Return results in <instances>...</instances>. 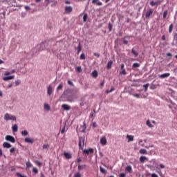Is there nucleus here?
<instances>
[{
	"mask_svg": "<svg viewBox=\"0 0 177 177\" xmlns=\"http://www.w3.org/2000/svg\"><path fill=\"white\" fill-rule=\"evenodd\" d=\"M65 3H66V5H70L71 1H65Z\"/></svg>",
	"mask_w": 177,
	"mask_h": 177,
	"instance_id": "338daca9",
	"label": "nucleus"
},
{
	"mask_svg": "<svg viewBox=\"0 0 177 177\" xmlns=\"http://www.w3.org/2000/svg\"><path fill=\"white\" fill-rule=\"evenodd\" d=\"M87 17H88V15H87L86 14H84V17H83V21H84V22L86 21Z\"/></svg>",
	"mask_w": 177,
	"mask_h": 177,
	"instance_id": "4c0bfd02",
	"label": "nucleus"
},
{
	"mask_svg": "<svg viewBox=\"0 0 177 177\" xmlns=\"http://www.w3.org/2000/svg\"><path fill=\"white\" fill-rule=\"evenodd\" d=\"M92 3H95L97 6H102V3L101 1H99V0H93Z\"/></svg>",
	"mask_w": 177,
	"mask_h": 177,
	"instance_id": "ddd939ff",
	"label": "nucleus"
},
{
	"mask_svg": "<svg viewBox=\"0 0 177 177\" xmlns=\"http://www.w3.org/2000/svg\"><path fill=\"white\" fill-rule=\"evenodd\" d=\"M173 28H174L173 24H171V25L169 26V31L170 34H171V32H172V31H173Z\"/></svg>",
	"mask_w": 177,
	"mask_h": 177,
	"instance_id": "c9c22d12",
	"label": "nucleus"
},
{
	"mask_svg": "<svg viewBox=\"0 0 177 177\" xmlns=\"http://www.w3.org/2000/svg\"><path fill=\"white\" fill-rule=\"evenodd\" d=\"M97 75H98L97 71H93V73H92V77L95 79V78L97 77Z\"/></svg>",
	"mask_w": 177,
	"mask_h": 177,
	"instance_id": "412c9836",
	"label": "nucleus"
},
{
	"mask_svg": "<svg viewBox=\"0 0 177 177\" xmlns=\"http://www.w3.org/2000/svg\"><path fill=\"white\" fill-rule=\"evenodd\" d=\"M131 53H132V54H133L136 57H138V53L136 50H134L133 48L132 49Z\"/></svg>",
	"mask_w": 177,
	"mask_h": 177,
	"instance_id": "a878e982",
	"label": "nucleus"
},
{
	"mask_svg": "<svg viewBox=\"0 0 177 177\" xmlns=\"http://www.w3.org/2000/svg\"><path fill=\"white\" fill-rule=\"evenodd\" d=\"M64 155L67 160L72 158L71 154L69 152H64Z\"/></svg>",
	"mask_w": 177,
	"mask_h": 177,
	"instance_id": "9d476101",
	"label": "nucleus"
},
{
	"mask_svg": "<svg viewBox=\"0 0 177 177\" xmlns=\"http://www.w3.org/2000/svg\"><path fill=\"white\" fill-rule=\"evenodd\" d=\"M45 45H46V41H44V42L41 43V44H40V46H41V48H44V46H45Z\"/></svg>",
	"mask_w": 177,
	"mask_h": 177,
	"instance_id": "8fccbe9b",
	"label": "nucleus"
},
{
	"mask_svg": "<svg viewBox=\"0 0 177 177\" xmlns=\"http://www.w3.org/2000/svg\"><path fill=\"white\" fill-rule=\"evenodd\" d=\"M174 39L177 41V33H175L174 35Z\"/></svg>",
	"mask_w": 177,
	"mask_h": 177,
	"instance_id": "69168bd1",
	"label": "nucleus"
},
{
	"mask_svg": "<svg viewBox=\"0 0 177 177\" xmlns=\"http://www.w3.org/2000/svg\"><path fill=\"white\" fill-rule=\"evenodd\" d=\"M160 167L161 169H165V165L163 164H160Z\"/></svg>",
	"mask_w": 177,
	"mask_h": 177,
	"instance_id": "e2e57ef3",
	"label": "nucleus"
},
{
	"mask_svg": "<svg viewBox=\"0 0 177 177\" xmlns=\"http://www.w3.org/2000/svg\"><path fill=\"white\" fill-rule=\"evenodd\" d=\"M15 151V148H11V149H10V152L12 153H13Z\"/></svg>",
	"mask_w": 177,
	"mask_h": 177,
	"instance_id": "13d9d810",
	"label": "nucleus"
},
{
	"mask_svg": "<svg viewBox=\"0 0 177 177\" xmlns=\"http://www.w3.org/2000/svg\"><path fill=\"white\" fill-rule=\"evenodd\" d=\"M107 143V141H106V137H102L101 139H100V144L102 145V146H105Z\"/></svg>",
	"mask_w": 177,
	"mask_h": 177,
	"instance_id": "1a4fd4ad",
	"label": "nucleus"
},
{
	"mask_svg": "<svg viewBox=\"0 0 177 177\" xmlns=\"http://www.w3.org/2000/svg\"><path fill=\"white\" fill-rule=\"evenodd\" d=\"M62 87H63L62 83L59 84V86L57 87V91L62 90Z\"/></svg>",
	"mask_w": 177,
	"mask_h": 177,
	"instance_id": "473e14b6",
	"label": "nucleus"
},
{
	"mask_svg": "<svg viewBox=\"0 0 177 177\" xmlns=\"http://www.w3.org/2000/svg\"><path fill=\"white\" fill-rule=\"evenodd\" d=\"M68 84L71 86H74L73 83L70 80H68Z\"/></svg>",
	"mask_w": 177,
	"mask_h": 177,
	"instance_id": "09e8293b",
	"label": "nucleus"
},
{
	"mask_svg": "<svg viewBox=\"0 0 177 177\" xmlns=\"http://www.w3.org/2000/svg\"><path fill=\"white\" fill-rule=\"evenodd\" d=\"M100 171L102 174H106V169H104L103 167H100Z\"/></svg>",
	"mask_w": 177,
	"mask_h": 177,
	"instance_id": "bb28decb",
	"label": "nucleus"
},
{
	"mask_svg": "<svg viewBox=\"0 0 177 177\" xmlns=\"http://www.w3.org/2000/svg\"><path fill=\"white\" fill-rule=\"evenodd\" d=\"M123 44H124V45H127L128 41L126 40V39H124V40H123Z\"/></svg>",
	"mask_w": 177,
	"mask_h": 177,
	"instance_id": "bf43d9fd",
	"label": "nucleus"
},
{
	"mask_svg": "<svg viewBox=\"0 0 177 177\" xmlns=\"http://www.w3.org/2000/svg\"><path fill=\"white\" fill-rule=\"evenodd\" d=\"M18 127L17 124H14L12 126V132H17Z\"/></svg>",
	"mask_w": 177,
	"mask_h": 177,
	"instance_id": "393cba45",
	"label": "nucleus"
},
{
	"mask_svg": "<svg viewBox=\"0 0 177 177\" xmlns=\"http://www.w3.org/2000/svg\"><path fill=\"white\" fill-rule=\"evenodd\" d=\"M153 9L150 8L149 9L145 14L146 19H149V17L153 15Z\"/></svg>",
	"mask_w": 177,
	"mask_h": 177,
	"instance_id": "7ed1b4c3",
	"label": "nucleus"
},
{
	"mask_svg": "<svg viewBox=\"0 0 177 177\" xmlns=\"http://www.w3.org/2000/svg\"><path fill=\"white\" fill-rule=\"evenodd\" d=\"M140 154H145V155H147V150L145 149H141L140 150Z\"/></svg>",
	"mask_w": 177,
	"mask_h": 177,
	"instance_id": "b1692460",
	"label": "nucleus"
},
{
	"mask_svg": "<svg viewBox=\"0 0 177 177\" xmlns=\"http://www.w3.org/2000/svg\"><path fill=\"white\" fill-rule=\"evenodd\" d=\"M125 171L129 174H131L132 173V167L131 165H127V167H126V169Z\"/></svg>",
	"mask_w": 177,
	"mask_h": 177,
	"instance_id": "4468645a",
	"label": "nucleus"
},
{
	"mask_svg": "<svg viewBox=\"0 0 177 177\" xmlns=\"http://www.w3.org/2000/svg\"><path fill=\"white\" fill-rule=\"evenodd\" d=\"M40 177H46L45 175L43 173H41Z\"/></svg>",
	"mask_w": 177,
	"mask_h": 177,
	"instance_id": "774afa93",
	"label": "nucleus"
},
{
	"mask_svg": "<svg viewBox=\"0 0 177 177\" xmlns=\"http://www.w3.org/2000/svg\"><path fill=\"white\" fill-rule=\"evenodd\" d=\"M4 120H6V121H9L10 120L12 121H16V116L10 115L9 113H6L4 115Z\"/></svg>",
	"mask_w": 177,
	"mask_h": 177,
	"instance_id": "f257e3e1",
	"label": "nucleus"
},
{
	"mask_svg": "<svg viewBox=\"0 0 177 177\" xmlns=\"http://www.w3.org/2000/svg\"><path fill=\"white\" fill-rule=\"evenodd\" d=\"M149 86V84H146L143 85L144 89H145V92L147 91Z\"/></svg>",
	"mask_w": 177,
	"mask_h": 177,
	"instance_id": "72a5a7b5",
	"label": "nucleus"
},
{
	"mask_svg": "<svg viewBox=\"0 0 177 177\" xmlns=\"http://www.w3.org/2000/svg\"><path fill=\"white\" fill-rule=\"evenodd\" d=\"M80 59L81 60H84L85 59V55L84 53L80 55Z\"/></svg>",
	"mask_w": 177,
	"mask_h": 177,
	"instance_id": "a19ab883",
	"label": "nucleus"
},
{
	"mask_svg": "<svg viewBox=\"0 0 177 177\" xmlns=\"http://www.w3.org/2000/svg\"><path fill=\"white\" fill-rule=\"evenodd\" d=\"M84 145V140L82 138H80V141H79L80 148H83Z\"/></svg>",
	"mask_w": 177,
	"mask_h": 177,
	"instance_id": "9b49d317",
	"label": "nucleus"
},
{
	"mask_svg": "<svg viewBox=\"0 0 177 177\" xmlns=\"http://www.w3.org/2000/svg\"><path fill=\"white\" fill-rule=\"evenodd\" d=\"M108 28L109 30V31H111L112 28H113V25L111 24H109V26Z\"/></svg>",
	"mask_w": 177,
	"mask_h": 177,
	"instance_id": "37998d69",
	"label": "nucleus"
},
{
	"mask_svg": "<svg viewBox=\"0 0 177 177\" xmlns=\"http://www.w3.org/2000/svg\"><path fill=\"white\" fill-rule=\"evenodd\" d=\"M147 126L149 127V128H153V126L151 124V122L149 121V120H148L147 121Z\"/></svg>",
	"mask_w": 177,
	"mask_h": 177,
	"instance_id": "7c9ffc66",
	"label": "nucleus"
},
{
	"mask_svg": "<svg viewBox=\"0 0 177 177\" xmlns=\"http://www.w3.org/2000/svg\"><path fill=\"white\" fill-rule=\"evenodd\" d=\"M133 96L138 98V99L140 98V94H138V93L133 94Z\"/></svg>",
	"mask_w": 177,
	"mask_h": 177,
	"instance_id": "49530a36",
	"label": "nucleus"
},
{
	"mask_svg": "<svg viewBox=\"0 0 177 177\" xmlns=\"http://www.w3.org/2000/svg\"><path fill=\"white\" fill-rule=\"evenodd\" d=\"M167 16H168V10H167L163 12V19H167Z\"/></svg>",
	"mask_w": 177,
	"mask_h": 177,
	"instance_id": "cd10ccee",
	"label": "nucleus"
},
{
	"mask_svg": "<svg viewBox=\"0 0 177 177\" xmlns=\"http://www.w3.org/2000/svg\"><path fill=\"white\" fill-rule=\"evenodd\" d=\"M31 167H32V164H31L30 162H26V168L30 169Z\"/></svg>",
	"mask_w": 177,
	"mask_h": 177,
	"instance_id": "c85d7f7f",
	"label": "nucleus"
},
{
	"mask_svg": "<svg viewBox=\"0 0 177 177\" xmlns=\"http://www.w3.org/2000/svg\"><path fill=\"white\" fill-rule=\"evenodd\" d=\"M73 177H81V174L80 172H77L74 174Z\"/></svg>",
	"mask_w": 177,
	"mask_h": 177,
	"instance_id": "58836bf2",
	"label": "nucleus"
},
{
	"mask_svg": "<svg viewBox=\"0 0 177 177\" xmlns=\"http://www.w3.org/2000/svg\"><path fill=\"white\" fill-rule=\"evenodd\" d=\"M120 177H126V173H120Z\"/></svg>",
	"mask_w": 177,
	"mask_h": 177,
	"instance_id": "3c124183",
	"label": "nucleus"
},
{
	"mask_svg": "<svg viewBox=\"0 0 177 177\" xmlns=\"http://www.w3.org/2000/svg\"><path fill=\"white\" fill-rule=\"evenodd\" d=\"M86 169V165H78V170L82 171Z\"/></svg>",
	"mask_w": 177,
	"mask_h": 177,
	"instance_id": "a211bd4d",
	"label": "nucleus"
},
{
	"mask_svg": "<svg viewBox=\"0 0 177 177\" xmlns=\"http://www.w3.org/2000/svg\"><path fill=\"white\" fill-rule=\"evenodd\" d=\"M165 39H166L165 35H162V40L165 41Z\"/></svg>",
	"mask_w": 177,
	"mask_h": 177,
	"instance_id": "0e129e2a",
	"label": "nucleus"
},
{
	"mask_svg": "<svg viewBox=\"0 0 177 177\" xmlns=\"http://www.w3.org/2000/svg\"><path fill=\"white\" fill-rule=\"evenodd\" d=\"M44 110L46 111H50V106H49L48 104H44Z\"/></svg>",
	"mask_w": 177,
	"mask_h": 177,
	"instance_id": "4be33fe9",
	"label": "nucleus"
},
{
	"mask_svg": "<svg viewBox=\"0 0 177 177\" xmlns=\"http://www.w3.org/2000/svg\"><path fill=\"white\" fill-rule=\"evenodd\" d=\"M122 71L120 72V75H126L127 73H126L125 69H122Z\"/></svg>",
	"mask_w": 177,
	"mask_h": 177,
	"instance_id": "a18cd8bd",
	"label": "nucleus"
},
{
	"mask_svg": "<svg viewBox=\"0 0 177 177\" xmlns=\"http://www.w3.org/2000/svg\"><path fill=\"white\" fill-rule=\"evenodd\" d=\"M150 5H151V6H155L156 2H154L153 1H152L150 2Z\"/></svg>",
	"mask_w": 177,
	"mask_h": 177,
	"instance_id": "603ef678",
	"label": "nucleus"
},
{
	"mask_svg": "<svg viewBox=\"0 0 177 177\" xmlns=\"http://www.w3.org/2000/svg\"><path fill=\"white\" fill-rule=\"evenodd\" d=\"M32 173L35 174H38V169L37 167H33Z\"/></svg>",
	"mask_w": 177,
	"mask_h": 177,
	"instance_id": "2f4dec72",
	"label": "nucleus"
},
{
	"mask_svg": "<svg viewBox=\"0 0 177 177\" xmlns=\"http://www.w3.org/2000/svg\"><path fill=\"white\" fill-rule=\"evenodd\" d=\"M47 93L49 96H50L53 93V88L50 85L48 86V87Z\"/></svg>",
	"mask_w": 177,
	"mask_h": 177,
	"instance_id": "f8f14e48",
	"label": "nucleus"
},
{
	"mask_svg": "<svg viewBox=\"0 0 177 177\" xmlns=\"http://www.w3.org/2000/svg\"><path fill=\"white\" fill-rule=\"evenodd\" d=\"M62 108L64 110V111H68L71 110V106L66 104H63L62 105Z\"/></svg>",
	"mask_w": 177,
	"mask_h": 177,
	"instance_id": "6e6552de",
	"label": "nucleus"
},
{
	"mask_svg": "<svg viewBox=\"0 0 177 177\" xmlns=\"http://www.w3.org/2000/svg\"><path fill=\"white\" fill-rule=\"evenodd\" d=\"M94 56L97 57H100V54L99 53H94Z\"/></svg>",
	"mask_w": 177,
	"mask_h": 177,
	"instance_id": "680f3d73",
	"label": "nucleus"
},
{
	"mask_svg": "<svg viewBox=\"0 0 177 177\" xmlns=\"http://www.w3.org/2000/svg\"><path fill=\"white\" fill-rule=\"evenodd\" d=\"M93 128H97V124H96V122H93Z\"/></svg>",
	"mask_w": 177,
	"mask_h": 177,
	"instance_id": "864d4df0",
	"label": "nucleus"
},
{
	"mask_svg": "<svg viewBox=\"0 0 177 177\" xmlns=\"http://www.w3.org/2000/svg\"><path fill=\"white\" fill-rule=\"evenodd\" d=\"M3 146L6 149H10V147H12V145L7 142H3Z\"/></svg>",
	"mask_w": 177,
	"mask_h": 177,
	"instance_id": "2eb2a0df",
	"label": "nucleus"
},
{
	"mask_svg": "<svg viewBox=\"0 0 177 177\" xmlns=\"http://www.w3.org/2000/svg\"><path fill=\"white\" fill-rule=\"evenodd\" d=\"M84 154L86 155H89V154H93L94 153V150L93 148H90L88 149H84L83 151Z\"/></svg>",
	"mask_w": 177,
	"mask_h": 177,
	"instance_id": "20e7f679",
	"label": "nucleus"
},
{
	"mask_svg": "<svg viewBox=\"0 0 177 177\" xmlns=\"http://www.w3.org/2000/svg\"><path fill=\"white\" fill-rule=\"evenodd\" d=\"M113 64V61H109L107 64V69L109 70L111 68Z\"/></svg>",
	"mask_w": 177,
	"mask_h": 177,
	"instance_id": "5701e85b",
	"label": "nucleus"
},
{
	"mask_svg": "<svg viewBox=\"0 0 177 177\" xmlns=\"http://www.w3.org/2000/svg\"><path fill=\"white\" fill-rule=\"evenodd\" d=\"M162 1H157L155 2L156 6H158V5H160L162 3Z\"/></svg>",
	"mask_w": 177,
	"mask_h": 177,
	"instance_id": "c03bdc74",
	"label": "nucleus"
},
{
	"mask_svg": "<svg viewBox=\"0 0 177 177\" xmlns=\"http://www.w3.org/2000/svg\"><path fill=\"white\" fill-rule=\"evenodd\" d=\"M24 142L28 145H32L35 142V140L31 137H26L24 139Z\"/></svg>",
	"mask_w": 177,
	"mask_h": 177,
	"instance_id": "f03ea898",
	"label": "nucleus"
},
{
	"mask_svg": "<svg viewBox=\"0 0 177 177\" xmlns=\"http://www.w3.org/2000/svg\"><path fill=\"white\" fill-rule=\"evenodd\" d=\"M76 70L78 73H81L82 71L81 66L77 67Z\"/></svg>",
	"mask_w": 177,
	"mask_h": 177,
	"instance_id": "79ce46f5",
	"label": "nucleus"
},
{
	"mask_svg": "<svg viewBox=\"0 0 177 177\" xmlns=\"http://www.w3.org/2000/svg\"><path fill=\"white\" fill-rule=\"evenodd\" d=\"M147 160V158L146 156H140V162L142 164H144L145 161Z\"/></svg>",
	"mask_w": 177,
	"mask_h": 177,
	"instance_id": "dca6fc26",
	"label": "nucleus"
},
{
	"mask_svg": "<svg viewBox=\"0 0 177 177\" xmlns=\"http://www.w3.org/2000/svg\"><path fill=\"white\" fill-rule=\"evenodd\" d=\"M127 138L128 139V142H133V136L127 135Z\"/></svg>",
	"mask_w": 177,
	"mask_h": 177,
	"instance_id": "aec40b11",
	"label": "nucleus"
},
{
	"mask_svg": "<svg viewBox=\"0 0 177 177\" xmlns=\"http://www.w3.org/2000/svg\"><path fill=\"white\" fill-rule=\"evenodd\" d=\"M169 76H170V73H163V74L160 75L159 76V78L160 79H166V78L169 77Z\"/></svg>",
	"mask_w": 177,
	"mask_h": 177,
	"instance_id": "0eeeda50",
	"label": "nucleus"
},
{
	"mask_svg": "<svg viewBox=\"0 0 177 177\" xmlns=\"http://www.w3.org/2000/svg\"><path fill=\"white\" fill-rule=\"evenodd\" d=\"M6 140H8V142H11V143H15V138L9 135L6 136Z\"/></svg>",
	"mask_w": 177,
	"mask_h": 177,
	"instance_id": "39448f33",
	"label": "nucleus"
},
{
	"mask_svg": "<svg viewBox=\"0 0 177 177\" xmlns=\"http://www.w3.org/2000/svg\"><path fill=\"white\" fill-rule=\"evenodd\" d=\"M17 176L18 177H23V175L20 173H17Z\"/></svg>",
	"mask_w": 177,
	"mask_h": 177,
	"instance_id": "4d7b16f0",
	"label": "nucleus"
},
{
	"mask_svg": "<svg viewBox=\"0 0 177 177\" xmlns=\"http://www.w3.org/2000/svg\"><path fill=\"white\" fill-rule=\"evenodd\" d=\"M151 177H158V176L156 174L153 173V174H151Z\"/></svg>",
	"mask_w": 177,
	"mask_h": 177,
	"instance_id": "6e6d98bb",
	"label": "nucleus"
},
{
	"mask_svg": "<svg viewBox=\"0 0 177 177\" xmlns=\"http://www.w3.org/2000/svg\"><path fill=\"white\" fill-rule=\"evenodd\" d=\"M28 135V132L27 131L24 130V131H23V136H27Z\"/></svg>",
	"mask_w": 177,
	"mask_h": 177,
	"instance_id": "de8ad7c7",
	"label": "nucleus"
},
{
	"mask_svg": "<svg viewBox=\"0 0 177 177\" xmlns=\"http://www.w3.org/2000/svg\"><path fill=\"white\" fill-rule=\"evenodd\" d=\"M73 10V7L71 6H66L65 7V13H66V15H70V13H71Z\"/></svg>",
	"mask_w": 177,
	"mask_h": 177,
	"instance_id": "423d86ee",
	"label": "nucleus"
},
{
	"mask_svg": "<svg viewBox=\"0 0 177 177\" xmlns=\"http://www.w3.org/2000/svg\"><path fill=\"white\" fill-rule=\"evenodd\" d=\"M82 162V158L80 157L77 158V163H80Z\"/></svg>",
	"mask_w": 177,
	"mask_h": 177,
	"instance_id": "052dcab7",
	"label": "nucleus"
},
{
	"mask_svg": "<svg viewBox=\"0 0 177 177\" xmlns=\"http://www.w3.org/2000/svg\"><path fill=\"white\" fill-rule=\"evenodd\" d=\"M140 67V64L138 63H134L133 64V68H139Z\"/></svg>",
	"mask_w": 177,
	"mask_h": 177,
	"instance_id": "f704fd0d",
	"label": "nucleus"
},
{
	"mask_svg": "<svg viewBox=\"0 0 177 177\" xmlns=\"http://www.w3.org/2000/svg\"><path fill=\"white\" fill-rule=\"evenodd\" d=\"M15 76H6L3 78V81H9V80H13Z\"/></svg>",
	"mask_w": 177,
	"mask_h": 177,
	"instance_id": "f3484780",
	"label": "nucleus"
},
{
	"mask_svg": "<svg viewBox=\"0 0 177 177\" xmlns=\"http://www.w3.org/2000/svg\"><path fill=\"white\" fill-rule=\"evenodd\" d=\"M95 115V110H93V111H92L90 114V117L91 118H93Z\"/></svg>",
	"mask_w": 177,
	"mask_h": 177,
	"instance_id": "e433bc0d",
	"label": "nucleus"
},
{
	"mask_svg": "<svg viewBox=\"0 0 177 177\" xmlns=\"http://www.w3.org/2000/svg\"><path fill=\"white\" fill-rule=\"evenodd\" d=\"M114 90H115V88H114L113 87H112L109 91H107V93H111V92H113Z\"/></svg>",
	"mask_w": 177,
	"mask_h": 177,
	"instance_id": "5fc2aeb1",
	"label": "nucleus"
},
{
	"mask_svg": "<svg viewBox=\"0 0 177 177\" xmlns=\"http://www.w3.org/2000/svg\"><path fill=\"white\" fill-rule=\"evenodd\" d=\"M50 147V146L49 145V144H44L43 145V149H48Z\"/></svg>",
	"mask_w": 177,
	"mask_h": 177,
	"instance_id": "c756f323",
	"label": "nucleus"
},
{
	"mask_svg": "<svg viewBox=\"0 0 177 177\" xmlns=\"http://www.w3.org/2000/svg\"><path fill=\"white\" fill-rule=\"evenodd\" d=\"M36 164L39 167H41V166H42V163H41L39 160H36Z\"/></svg>",
	"mask_w": 177,
	"mask_h": 177,
	"instance_id": "ea45409f",
	"label": "nucleus"
},
{
	"mask_svg": "<svg viewBox=\"0 0 177 177\" xmlns=\"http://www.w3.org/2000/svg\"><path fill=\"white\" fill-rule=\"evenodd\" d=\"M75 49H77V55H79V53H80L81 52V50H82V46H81L80 42H79L78 46H77V47H75Z\"/></svg>",
	"mask_w": 177,
	"mask_h": 177,
	"instance_id": "6ab92c4d",
	"label": "nucleus"
}]
</instances>
